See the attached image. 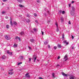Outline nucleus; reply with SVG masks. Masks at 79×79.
Returning a JSON list of instances; mask_svg holds the SVG:
<instances>
[{"mask_svg":"<svg viewBox=\"0 0 79 79\" xmlns=\"http://www.w3.org/2000/svg\"><path fill=\"white\" fill-rule=\"evenodd\" d=\"M5 37L6 39H7V40H10V39H11L10 36L7 35L5 36Z\"/></svg>","mask_w":79,"mask_h":79,"instance_id":"obj_1","label":"nucleus"},{"mask_svg":"<svg viewBox=\"0 0 79 79\" xmlns=\"http://www.w3.org/2000/svg\"><path fill=\"white\" fill-rule=\"evenodd\" d=\"M56 25L57 27L56 31V32H58V31H59V29L58 28V23H56Z\"/></svg>","mask_w":79,"mask_h":79,"instance_id":"obj_2","label":"nucleus"},{"mask_svg":"<svg viewBox=\"0 0 79 79\" xmlns=\"http://www.w3.org/2000/svg\"><path fill=\"white\" fill-rule=\"evenodd\" d=\"M29 73H27L26 74H25V76L27 77H29H29H30V75H29Z\"/></svg>","mask_w":79,"mask_h":79,"instance_id":"obj_3","label":"nucleus"},{"mask_svg":"<svg viewBox=\"0 0 79 79\" xmlns=\"http://www.w3.org/2000/svg\"><path fill=\"white\" fill-rule=\"evenodd\" d=\"M64 59H65L64 61H66L68 60V56H67L66 55H65L64 57Z\"/></svg>","mask_w":79,"mask_h":79,"instance_id":"obj_4","label":"nucleus"},{"mask_svg":"<svg viewBox=\"0 0 79 79\" xmlns=\"http://www.w3.org/2000/svg\"><path fill=\"white\" fill-rule=\"evenodd\" d=\"M63 43L64 44H66V45H68V42H67V40H64L63 41Z\"/></svg>","mask_w":79,"mask_h":79,"instance_id":"obj_5","label":"nucleus"},{"mask_svg":"<svg viewBox=\"0 0 79 79\" xmlns=\"http://www.w3.org/2000/svg\"><path fill=\"white\" fill-rule=\"evenodd\" d=\"M18 47V44L16 43H15L13 46V47H14V48H16V47Z\"/></svg>","mask_w":79,"mask_h":79,"instance_id":"obj_6","label":"nucleus"},{"mask_svg":"<svg viewBox=\"0 0 79 79\" xmlns=\"http://www.w3.org/2000/svg\"><path fill=\"white\" fill-rule=\"evenodd\" d=\"M30 42H31L32 43H34V42H35V40L33 39H31L30 40Z\"/></svg>","mask_w":79,"mask_h":79,"instance_id":"obj_7","label":"nucleus"},{"mask_svg":"<svg viewBox=\"0 0 79 79\" xmlns=\"http://www.w3.org/2000/svg\"><path fill=\"white\" fill-rule=\"evenodd\" d=\"M24 34V31H21L20 33V35H23Z\"/></svg>","mask_w":79,"mask_h":79,"instance_id":"obj_8","label":"nucleus"},{"mask_svg":"<svg viewBox=\"0 0 79 79\" xmlns=\"http://www.w3.org/2000/svg\"><path fill=\"white\" fill-rule=\"evenodd\" d=\"M74 78H75V77L74 76H71L69 77L70 79H74Z\"/></svg>","mask_w":79,"mask_h":79,"instance_id":"obj_9","label":"nucleus"},{"mask_svg":"<svg viewBox=\"0 0 79 79\" xmlns=\"http://www.w3.org/2000/svg\"><path fill=\"white\" fill-rule=\"evenodd\" d=\"M60 20L61 21V22L62 23H63V22L64 21V18H63V17H61L60 18Z\"/></svg>","mask_w":79,"mask_h":79,"instance_id":"obj_10","label":"nucleus"},{"mask_svg":"<svg viewBox=\"0 0 79 79\" xmlns=\"http://www.w3.org/2000/svg\"><path fill=\"white\" fill-rule=\"evenodd\" d=\"M62 74L63 75V76H67L68 75L67 74H66L64 73H62Z\"/></svg>","mask_w":79,"mask_h":79,"instance_id":"obj_11","label":"nucleus"},{"mask_svg":"<svg viewBox=\"0 0 79 79\" xmlns=\"http://www.w3.org/2000/svg\"><path fill=\"white\" fill-rule=\"evenodd\" d=\"M55 73H52V76L53 78H55Z\"/></svg>","mask_w":79,"mask_h":79,"instance_id":"obj_12","label":"nucleus"},{"mask_svg":"<svg viewBox=\"0 0 79 79\" xmlns=\"http://www.w3.org/2000/svg\"><path fill=\"white\" fill-rule=\"evenodd\" d=\"M72 10L73 11H75V8H74V6H72Z\"/></svg>","mask_w":79,"mask_h":79,"instance_id":"obj_13","label":"nucleus"},{"mask_svg":"<svg viewBox=\"0 0 79 79\" xmlns=\"http://www.w3.org/2000/svg\"><path fill=\"white\" fill-rule=\"evenodd\" d=\"M10 23L11 26H13V23H12V20H11V18H10Z\"/></svg>","mask_w":79,"mask_h":79,"instance_id":"obj_14","label":"nucleus"},{"mask_svg":"<svg viewBox=\"0 0 79 79\" xmlns=\"http://www.w3.org/2000/svg\"><path fill=\"white\" fill-rule=\"evenodd\" d=\"M17 1L18 2H19L20 3H22L23 1V0H17Z\"/></svg>","mask_w":79,"mask_h":79,"instance_id":"obj_15","label":"nucleus"},{"mask_svg":"<svg viewBox=\"0 0 79 79\" xmlns=\"http://www.w3.org/2000/svg\"><path fill=\"white\" fill-rule=\"evenodd\" d=\"M57 47L58 48H61V45L60 44H58Z\"/></svg>","mask_w":79,"mask_h":79,"instance_id":"obj_16","label":"nucleus"},{"mask_svg":"<svg viewBox=\"0 0 79 79\" xmlns=\"http://www.w3.org/2000/svg\"><path fill=\"white\" fill-rule=\"evenodd\" d=\"M26 21L27 23H30L31 21L29 19H27Z\"/></svg>","mask_w":79,"mask_h":79,"instance_id":"obj_17","label":"nucleus"},{"mask_svg":"<svg viewBox=\"0 0 79 79\" xmlns=\"http://www.w3.org/2000/svg\"><path fill=\"white\" fill-rule=\"evenodd\" d=\"M19 6H20V7H21L22 8L24 7V6L22 5H21L20 4L19 5Z\"/></svg>","mask_w":79,"mask_h":79,"instance_id":"obj_18","label":"nucleus"},{"mask_svg":"<svg viewBox=\"0 0 79 79\" xmlns=\"http://www.w3.org/2000/svg\"><path fill=\"white\" fill-rule=\"evenodd\" d=\"M2 59H5L6 58V57H5V56H3L2 57Z\"/></svg>","mask_w":79,"mask_h":79,"instance_id":"obj_19","label":"nucleus"},{"mask_svg":"<svg viewBox=\"0 0 79 79\" xmlns=\"http://www.w3.org/2000/svg\"><path fill=\"white\" fill-rule=\"evenodd\" d=\"M33 59H34V60H33V61H34V62H35V60L37 59V57L36 56L35 58H34Z\"/></svg>","mask_w":79,"mask_h":79,"instance_id":"obj_20","label":"nucleus"},{"mask_svg":"<svg viewBox=\"0 0 79 79\" xmlns=\"http://www.w3.org/2000/svg\"><path fill=\"white\" fill-rule=\"evenodd\" d=\"M64 13H65V11L64 10L62 11V15H64Z\"/></svg>","mask_w":79,"mask_h":79,"instance_id":"obj_21","label":"nucleus"},{"mask_svg":"<svg viewBox=\"0 0 79 79\" xmlns=\"http://www.w3.org/2000/svg\"><path fill=\"white\" fill-rule=\"evenodd\" d=\"M13 74V72L9 73V74L10 75H12Z\"/></svg>","mask_w":79,"mask_h":79,"instance_id":"obj_22","label":"nucleus"},{"mask_svg":"<svg viewBox=\"0 0 79 79\" xmlns=\"http://www.w3.org/2000/svg\"><path fill=\"white\" fill-rule=\"evenodd\" d=\"M13 24H15V25H16L17 24V23H16V22H14Z\"/></svg>","mask_w":79,"mask_h":79,"instance_id":"obj_23","label":"nucleus"},{"mask_svg":"<svg viewBox=\"0 0 79 79\" xmlns=\"http://www.w3.org/2000/svg\"><path fill=\"white\" fill-rule=\"evenodd\" d=\"M6 28L7 29H8L9 28V25H6Z\"/></svg>","mask_w":79,"mask_h":79,"instance_id":"obj_24","label":"nucleus"},{"mask_svg":"<svg viewBox=\"0 0 79 79\" xmlns=\"http://www.w3.org/2000/svg\"><path fill=\"white\" fill-rule=\"evenodd\" d=\"M48 44V42L47 41H45L44 42V44H45V45H47Z\"/></svg>","mask_w":79,"mask_h":79,"instance_id":"obj_25","label":"nucleus"},{"mask_svg":"<svg viewBox=\"0 0 79 79\" xmlns=\"http://www.w3.org/2000/svg\"><path fill=\"white\" fill-rule=\"evenodd\" d=\"M57 48V47H56V46H54V50H56Z\"/></svg>","mask_w":79,"mask_h":79,"instance_id":"obj_26","label":"nucleus"},{"mask_svg":"<svg viewBox=\"0 0 79 79\" xmlns=\"http://www.w3.org/2000/svg\"><path fill=\"white\" fill-rule=\"evenodd\" d=\"M18 40L19 42H21V39H20V38L19 37Z\"/></svg>","mask_w":79,"mask_h":79,"instance_id":"obj_27","label":"nucleus"},{"mask_svg":"<svg viewBox=\"0 0 79 79\" xmlns=\"http://www.w3.org/2000/svg\"><path fill=\"white\" fill-rule=\"evenodd\" d=\"M20 58L21 59H23V58H24V57L23 56H20Z\"/></svg>","mask_w":79,"mask_h":79,"instance_id":"obj_28","label":"nucleus"},{"mask_svg":"<svg viewBox=\"0 0 79 79\" xmlns=\"http://www.w3.org/2000/svg\"><path fill=\"white\" fill-rule=\"evenodd\" d=\"M22 63V62H19V63L18 64V66H19V65H20V64H21Z\"/></svg>","mask_w":79,"mask_h":79,"instance_id":"obj_29","label":"nucleus"},{"mask_svg":"<svg viewBox=\"0 0 79 79\" xmlns=\"http://www.w3.org/2000/svg\"><path fill=\"white\" fill-rule=\"evenodd\" d=\"M5 13H6V12H5V11H3L2 12V14H5Z\"/></svg>","mask_w":79,"mask_h":79,"instance_id":"obj_30","label":"nucleus"},{"mask_svg":"<svg viewBox=\"0 0 79 79\" xmlns=\"http://www.w3.org/2000/svg\"><path fill=\"white\" fill-rule=\"evenodd\" d=\"M62 37L63 39H64V34H63L62 35Z\"/></svg>","mask_w":79,"mask_h":79,"instance_id":"obj_31","label":"nucleus"},{"mask_svg":"<svg viewBox=\"0 0 79 79\" xmlns=\"http://www.w3.org/2000/svg\"><path fill=\"white\" fill-rule=\"evenodd\" d=\"M9 54L10 55H11V56H12V52H10V53H9Z\"/></svg>","mask_w":79,"mask_h":79,"instance_id":"obj_32","label":"nucleus"},{"mask_svg":"<svg viewBox=\"0 0 79 79\" xmlns=\"http://www.w3.org/2000/svg\"><path fill=\"white\" fill-rule=\"evenodd\" d=\"M48 48H49V49H50L51 48H50V45H48Z\"/></svg>","mask_w":79,"mask_h":79,"instance_id":"obj_33","label":"nucleus"},{"mask_svg":"<svg viewBox=\"0 0 79 79\" xmlns=\"http://www.w3.org/2000/svg\"><path fill=\"white\" fill-rule=\"evenodd\" d=\"M59 13H62V10H60L59 11Z\"/></svg>","mask_w":79,"mask_h":79,"instance_id":"obj_34","label":"nucleus"},{"mask_svg":"<svg viewBox=\"0 0 79 79\" xmlns=\"http://www.w3.org/2000/svg\"><path fill=\"white\" fill-rule=\"evenodd\" d=\"M10 52V51L8 50L7 51V53H8V54H9Z\"/></svg>","mask_w":79,"mask_h":79,"instance_id":"obj_35","label":"nucleus"},{"mask_svg":"<svg viewBox=\"0 0 79 79\" xmlns=\"http://www.w3.org/2000/svg\"><path fill=\"white\" fill-rule=\"evenodd\" d=\"M41 33H42V35H44V31H41Z\"/></svg>","mask_w":79,"mask_h":79,"instance_id":"obj_36","label":"nucleus"},{"mask_svg":"<svg viewBox=\"0 0 79 79\" xmlns=\"http://www.w3.org/2000/svg\"><path fill=\"white\" fill-rule=\"evenodd\" d=\"M18 38H19L18 36H17L15 37V39H18Z\"/></svg>","mask_w":79,"mask_h":79,"instance_id":"obj_37","label":"nucleus"},{"mask_svg":"<svg viewBox=\"0 0 79 79\" xmlns=\"http://www.w3.org/2000/svg\"><path fill=\"white\" fill-rule=\"evenodd\" d=\"M69 24H71V21L69 20Z\"/></svg>","mask_w":79,"mask_h":79,"instance_id":"obj_38","label":"nucleus"},{"mask_svg":"<svg viewBox=\"0 0 79 79\" xmlns=\"http://www.w3.org/2000/svg\"><path fill=\"white\" fill-rule=\"evenodd\" d=\"M37 3H40V1H39V0H37Z\"/></svg>","mask_w":79,"mask_h":79,"instance_id":"obj_39","label":"nucleus"},{"mask_svg":"<svg viewBox=\"0 0 79 79\" xmlns=\"http://www.w3.org/2000/svg\"><path fill=\"white\" fill-rule=\"evenodd\" d=\"M33 30H34V31L35 32L36 31V29H35V28H34V29H33Z\"/></svg>","mask_w":79,"mask_h":79,"instance_id":"obj_40","label":"nucleus"},{"mask_svg":"<svg viewBox=\"0 0 79 79\" xmlns=\"http://www.w3.org/2000/svg\"><path fill=\"white\" fill-rule=\"evenodd\" d=\"M72 39H74V36H73V35H72Z\"/></svg>","mask_w":79,"mask_h":79,"instance_id":"obj_41","label":"nucleus"},{"mask_svg":"<svg viewBox=\"0 0 79 79\" xmlns=\"http://www.w3.org/2000/svg\"><path fill=\"white\" fill-rule=\"evenodd\" d=\"M34 15L35 16H37V14H34Z\"/></svg>","mask_w":79,"mask_h":79,"instance_id":"obj_42","label":"nucleus"},{"mask_svg":"<svg viewBox=\"0 0 79 79\" xmlns=\"http://www.w3.org/2000/svg\"><path fill=\"white\" fill-rule=\"evenodd\" d=\"M47 13L48 15L50 14V12L49 11H47Z\"/></svg>","mask_w":79,"mask_h":79,"instance_id":"obj_43","label":"nucleus"},{"mask_svg":"<svg viewBox=\"0 0 79 79\" xmlns=\"http://www.w3.org/2000/svg\"><path fill=\"white\" fill-rule=\"evenodd\" d=\"M13 71V69H11V70H9V71Z\"/></svg>","mask_w":79,"mask_h":79,"instance_id":"obj_44","label":"nucleus"},{"mask_svg":"<svg viewBox=\"0 0 79 79\" xmlns=\"http://www.w3.org/2000/svg\"><path fill=\"white\" fill-rule=\"evenodd\" d=\"M71 4H69V7H71Z\"/></svg>","mask_w":79,"mask_h":79,"instance_id":"obj_45","label":"nucleus"},{"mask_svg":"<svg viewBox=\"0 0 79 79\" xmlns=\"http://www.w3.org/2000/svg\"><path fill=\"white\" fill-rule=\"evenodd\" d=\"M35 22L36 23H38V21H37V20H35Z\"/></svg>","mask_w":79,"mask_h":79,"instance_id":"obj_46","label":"nucleus"},{"mask_svg":"<svg viewBox=\"0 0 79 79\" xmlns=\"http://www.w3.org/2000/svg\"><path fill=\"white\" fill-rule=\"evenodd\" d=\"M44 16H47V14L46 13H45L44 15Z\"/></svg>","mask_w":79,"mask_h":79,"instance_id":"obj_47","label":"nucleus"},{"mask_svg":"<svg viewBox=\"0 0 79 79\" xmlns=\"http://www.w3.org/2000/svg\"><path fill=\"white\" fill-rule=\"evenodd\" d=\"M28 48L29 50H31V48L30 47H28Z\"/></svg>","mask_w":79,"mask_h":79,"instance_id":"obj_48","label":"nucleus"},{"mask_svg":"<svg viewBox=\"0 0 79 79\" xmlns=\"http://www.w3.org/2000/svg\"><path fill=\"white\" fill-rule=\"evenodd\" d=\"M39 79H44L43 78H42V77H40L39 78Z\"/></svg>","mask_w":79,"mask_h":79,"instance_id":"obj_49","label":"nucleus"},{"mask_svg":"<svg viewBox=\"0 0 79 79\" xmlns=\"http://www.w3.org/2000/svg\"><path fill=\"white\" fill-rule=\"evenodd\" d=\"M60 56H58L57 59H60Z\"/></svg>","mask_w":79,"mask_h":79,"instance_id":"obj_50","label":"nucleus"},{"mask_svg":"<svg viewBox=\"0 0 79 79\" xmlns=\"http://www.w3.org/2000/svg\"><path fill=\"white\" fill-rule=\"evenodd\" d=\"M5 18H6V19H8V17L7 16H6Z\"/></svg>","mask_w":79,"mask_h":79,"instance_id":"obj_51","label":"nucleus"},{"mask_svg":"<svg viewBox=\"0 0 79 79\" xmlns=\"http://www.w3.org/2000/svg\"><path fill=\"white\" fill-rule=\"evenodd\" d=\"M3 2H6L7 0H3Z\"/></svg>","mask_w":79,"mask_h":79,"instance_id":"obj_52","label":"nucleus"},{"mask_svg":"<svg viewBox=\"0 0 79 79\" xmlns=\"http://www.w3.org/2000/svg\"><path fill=\"white\" fill-rule=\"evenodd\" d=\"M74 3V1H72V3Z\"/></svg>","mask_w":79,"mask_h":79,"instance_id":"obj_53","label":"nucleus"},{"mask_svg":"<svg viewBox=\"0 0 79 79\" xmlns=\"http://www.w3.org/2000/svg\"><path fill=\"white\" fill-rule=\"evenodd\" d=\"M31 58H29V61H31Z\"/></svg>","mask_w":79,"mask_h":79,"instance_id":"obj_54","label":"nucleus"},{"mask_svg":"<svg viewBox=\"0 0 79 79\" xmlns=\"http://www.w3.org/2000/svg\"><path fill=\"white\" fill-rule=\"evenodd\" d=\"M1 70H2V71H3V70H4V69L3 68H1Z\"/></svg>","mask_w":79,"mask_h":79,"instance_id":"obj_55","label":"nucleus"},{"mask_svg":"<svg viewBox=\"0 0 79 79\" xmlns=\"http://www.w3.org/2000/svg\"><path fill=\"white\" fill-rule=\"evenodd\" d=\"M72 49H74V47H72Z\"/></svg>","mask_w":79,"mask_h":79,"instance_id":"obj_56","label":"nucleus"},{"mask_svg":"<svg viewBox=\"0 0 79 79\" xmlns=\"http://www.w3.org/2000/svg\"><path fill=\"white\" fill-rule=\"evenodd\" d=\"M29 15H27V17H29Z\"/></svg>","mask_w":79,"mask_h":79,"instance_id":"obj_57","label":"nucleus"},{"mask_svg":"<svg viewBox=\"0 0 79 79\" xmlns=\"http://www.w3.org/2000/svg\"><path fill=\"white\" fill-rule=\"evenodd\" d=\"M59 65H58V64H57V66H59Z\"/></svg>","mask_w":79,"mask_h":79,"instance_id":"obj_58","label":"nucleus"},{"mask_svg":"<svg viewBox=\"0 0 79 79\" xmlns=\"http://www.w3.org/2000/svg\"><path fill=\"white\" fill-rule=\"evenodd\" d=\"M2 5H3V4H3V3H2Z\"/></svg>","mask_w":79,"mask_h":79,"instance_id":"obj_59","label":"nucleus"},{"mask_svg":"<svg viewBox=\"0 0 79 79\" xmlns=\"http://www.w3.org/2000/svg\"><path fill=\"white\" fill-rule=\"evenodd\" d=\"M71 12H72V10L71 11Z\"/></svg>","mask_w":79,"mask_h":79,"instance_id":"obj_60","label":"nucleus"},{"mask_svg":"<svg viewBox=\"0 0 79 79\" xmlns=\"http://www.w3.org/2000/svg\"><path fill=\"white\" fill-rule=\"evenodd\" d=\"M72 15H73L72 14Z\"/></svg>","mask_w":79,"mask_h":79,"instance_id":"obj_61","label":"nucleus"}]
</instances>
